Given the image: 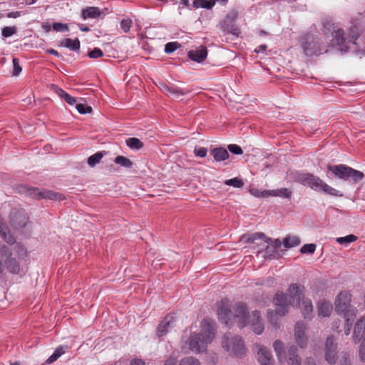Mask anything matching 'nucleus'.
<instances>
[{
  "instance_id": "6ab92c4d",
  "label": "nucleus",
  "mask_w": 365,
  "mask_h": 365,
  "mask_svg": "<svg viewBox=\"0 0 365 365\" xmlns=\"http://www.w3.org/2000/svg\"><path fill=\"white\" fill-rule=\"evenodd\" d=\"M175 325V318L171 314H168L160 322L157 328V335L162 337Z\"/></svg>"
},
{
  "instance_id": "09e8293b",
  "label": "nucleus",
  "mask_w": 365,
  "mask_h": 365,
  "mask_svg": "<svg viewBox=\"0 0 365 365\" xmlns=\"http://www.w3.org/2000/svg\"><path fill=\"white\" fill-rule=\"evenodd\" d=\"M16 31V29L14 26H5L1 30V35L5 38H8L14 35Z\"/></svg>"
},
{
  "instance_id": "603ef678",
  "label": "nucleus",
  "mask_w": 365,
  "mask_h": 365,
  "mask_svg": "<svg viewBox=\"0 0 365 365\" xmlns=\"http://www.w3.org/2000/svg\"><path fill=\"white\" fill-rule=\"evenodd\" d=\"M207 149L204 147L195 148L194 150V154L197 157L205 158L207 155Z\"/></svg>"
},
{
  "instance_id": "c9c22d12",
  "label": "nucleus",
  "mask_w": 365,
  "mask_h": 365,
  "mask_svg": "<svg viewBox=\"0 0 365 365\" xmlns=\"http://www.w3.org/2000/svg\"><path fill=\"white\" fill-rule=\"evenodd\" d=\"M114 162L117 165L125 168H131L133 167V162L130 159L122 155L117 156L115 158Z\"/></svg>"
},
{
  "instance_id": "a878e982",
  "label": "nucleus",
  "mask_w": 365,
  "mask_h": 365,
  "mask_svg": "<svg viewBox=\"0 0 365 365\" xmlns=\"http://www.w3.org/2000/svg\"><path fill=\"white\" fill-rule=\"evenodd\" d=\"M53 91L61 98L64 99V101L70 106H73L76 103V100L74 97L69 95L61 88L56 85H52Z\"/></svg>"
},
{
  "instance_id": "9d476101",
  "label": "nucleus",
  "mask_w": 365,
  "mask_h": 365,
  "mask_svg": "<svg viewBox=\"0 0 365 365\" xmlns=\"http://www.w3.org/2000/svg\"><path fill=\"white\" fill-rule=\"evenodd\" d=\"M22 189L26 195L36 199H49L53 201H61L65 199L61 193L52 190L27 186H23Z\"/></svg>"
},
{
  "instance_id": "1a4fd4ad",
  "label": "nucleus",
  "mask_w": 365,
  "mask_h": 365,
  "mask_svg": "<svg viewBox=\"0 0 365 365\" xmlns=\"http://www.w3.org/2000/svg\"><path fill=\"white\" fill-rule=\"evenodd\" d=\"M222 348L237 357H242L245 354V346L239 336H232L230 333L225 334L222 340Z\"/></svg>"
},
{
  "instance_id": "a18cd8bd",
  "label": "nucleus",
  "mask_w": 365,
  "mask_h": 365,
  "mask_svg": "<svg viewBox=\"0 0 365 365\" xmlns=\"http://www.w3.org/2000/svg\"><path fill=\"white\" fill-rule=\"evenodd\" d=\"M292 191L288 188H280L275 190V197L279 196L284 198H290Z\"/></svg>"
},
{
  "instance_id": "3c124183",
  "label": "nucleus",
  "mask_w": 365,
  "mask_h": 365,
  "mask_svg": "<svg viewBox=\"0 0 365 365\" xmlns=\"http://www.w3.org/2000/svg\"><path fill=\"white\" fill-rule=\"evenodd\" d=\"M228 150L235 155H242L243 153V150L240 146L236 144H230L227 146Z\"/></svg>"
},
{
  "instance_id": "72a5a7b5",
  "label": "nucleus",
  "mask_w": 365,
  "mask_h": 365,
  "mask_svg": "<svg viewBox=\"0 0 365 365\" xmlns=\"http://www.w3.org/2000/svg\"><path fill=\"white\" fill-rule=\"evenodd\" d=\"M356 312H357V310L355 307H351L350 308H348L346 310H345L344 312H342V314H343V317L345 319L346 322H354V319L356 316ZM349 325H351V323L349 324Z\"/></svg>"
},
{
  "instance_id": "9b49d317",
  "label": "nucleus",
  "mask_w": 365,
  "mask_h": 365,
  "mask_svg": "<svg viewBox=\"0 0 365 365\" xmlns=\"http://www.w3.org/2000/svg\"><path fill=\"white\" fill-rule=\"evenodd\" d=\"M233 320L237 319L238 327L242 328L250 322L252 314L250 315L247 312V307L243 302L235 304L232 310Z\"/></svg>"
},
{
  "instance_id": "774afa93",
  "label": "nucleus",
  "mask_w": 365,
  "mask_h": 365,
  "mask_svg": "<svg viewBox=\"0 0 365 365\" xmlns=\"http://www.w3.org/2000/svg\"><path fill=\"white\" fill-rule=\"evenodd\" d=\"M282 243H283V242H282L279 239H275V249L279 248L282 245Z\"/></svg>"
},
{
  "instance_id": "4468645a",
  "label": "nucleus",
  "mask_w": 365,
  "mask_h": 365,
  "mask_svg": "<svg viewBox=\"0 0 365 365\" xmlns=\"http://www.w3.org/2000/svg\"><path fill=\"white\" fill-rule=\"evenodd\" d=\"M220 28L225 34L238 36L240 30L235 25V14H227L220 23Z\"/></svg>"
},
{
  "instance_id": "f8f14e48",
  "label": "nucleus",
  "mask_w": 365,
  "mask_h": 365,
  "mask_svg": "<svg viewBox=\"0 0 365 365\" xmlns=\"http://www.w3.org/2000/svg\"><path fill=\"white\" fill-rule=\"evenodd\" d=\"M29 222V216L24 210L14 209L10 213V225L16 230L23 229Z\"/></svg>"
},
{
  "instance_id": "c85d7f7f",
  "label": "nucleus",
  "mask_w": 365,
  "mask_h": 365,
  "mask_svg": "<svg viewBox=\"0 0 365 365\" xmlns=\"http://www.w3.org/2000/svg\"><path fill=\"white\" fill-rule=\"evenodd\" d=\"M301 240L299 237L289 235L283 240V245L285 248L289 249L299 245Z\"/></svg>"
},
{
  "instance_id": "393cba45",
  "label": "nucleus",
  "mask_w": 365,
  "mask_h": 365,
  "mask_svg": "<svg viewBox=\"0 0 365 365\" xmlns=\"http://www.w3.org/2000/svg\"><path fill=\"white\" fill-rule=\"evenodd\" d=\"M210 154L216 162L225 161L230 157L228 151L222 147L213 148L211 150Z\"/></svg>"
},
{
  "instance_id": "5701e85b",
  "label": "nucleus",
  "mask_w": 365,
  "mask_h": 365,
  "mask_svg": "<svg viewBox=\"0 0 365 365\" xmlns=\"http://www.w3.org/2000/svg\"><path fill=\"white\" fill-rule=\"evenodd\" d=\"M248 324L252 326V331L255 334H261L263 332L264 324L259 311L255 310L252 312V317L250 319Z\"/></svg>"
},
{
  "instance_id": "6e6d98bb",
  "label": "nucleus",
  "mask_w": 365,
  "mask_h": 365,
  "mask_svg": "<svg viewBox=\"0 0 365 365\" xmlns=\"http://www.w3.org/2000/svg\"><path fill=\"white\" fill-rule=\"evenodd\" d=\"M317 245L314 243H309L303 245L299 251H315Z\"/></svg>"
},
{
  "instance_id": "7c9ffc66",
  "label": "nucleus",
  "mask_w": 365,
  "mask_h": 365,
  "mask_svg": "<svg viewBox=\"0 0 365 365\" xmlns=\"http://www.w3.org/2000/svg\"><path fill=\"white\" fill-rule=\"evenodd\" d=\"M7 269L14 274H18L20 269L19 264L15 258L8 257L5 261Z\"/></svg>"
},
{
  "instance_id": "cd10ccee",
  "label": "nucleus",
  "mask_w": 365,
  "mask_h": 365,
  "mask_svg": "<svg viewBox=\"0 0 365 365\" xmlns=\"http://www.w3.org/2000/svg\"><path fill=\"white\" fill-rule=\"evenodd\" d=\"M61 46L66 47L73 51H78L81 47V43L78 38H66L63 41L61 42Z\"/></svg>"
},
{
  "instance_id": "de8ad7c7",
  "label": "nucleus",
  "mask_w": 365,
  "mask_h": 365,
  "mask_svg": "<svg viewBox=\"0 0 365 365\" xmlns=\"http://www.w3.org/2000/svg\"><path fill=\"white\" fill-rule=\"evenodd\" d=\"M76 108L80 114L91 113L92 108L83 103H77Z\"/></svg>"
},
{
  "instance_id": "aec40b11",
  "label": "nucleus",
  "mask_w": 365,
  "mask_h": 365,
  "mask_svg": "<svg viewBox=\"0 0 365 365\" xmlns=\"http://www.w3.org/2000/svg\"><path fill=\"white\" fill-rule=\"evenodd\" d=\"M106 14L97 6H88L81 10V17L86 20L88 19H103Z\"/></svg>"
},
{
  "instance_id": "37998d69",
  "label": "nucleus",
  "mask_w": 365,
  "mask_h": 365,
  "mask_svg": "<svg viewBox=\"0 0 365 365\" xmlns=\"http://www.w3.org/2000/svg\"><path fill=\"white\" fill-rule=\"evenodd\" d=\"M12 64H13L12 76H17L20 74V73L22 71V68L19 63V59L17 58H14L12 60Z\"/></svg>"
},
{
  "instance_id": "bb28decb",
  "label": "nucleus",
  "mask_w": 365,
  "mask_h": 365,
  "mask_svg": "<svg viewBox=\"0 0 365 365\" xmlns=\"http://www.w3.org/2000/svg\"><path fill=\"white\" fill-rule=\"evenodd\" d=\"M332 309L333 306L331 303L327 301H322L318 305V314L323 317H329Z\"/></svg>"
},
{
  "instance_id": "e2e57ef3",
  "label": "nucleus",
  "mask_w": 365,
  "mask_h": 365,
  "mask_svg": "<svg viewBox=\"0 0 365 365\" xmlns=\"http://www.w3.org/2000/svg\"><path fill=\"white\" fill-rule=\"evenodd\" d=\"M46 53H48V54L53 55V56H55L56 57H59L60 56V53L56 50H55L53 48L47 49L46 51Z\"/></svg>"
},
{
  "instance_id": "58836bf2",
  "label": "nucleus",
  "mask_w": 365,
  "mask_h": 365,
  "mask_svg": "<svg viewBox=\"0 0 365 365\" xmlns=\"http://www.w3.org/2000/svg\"><path fill=\"white\" fill-rule=\"evenodd\" d=\"M103 154L101 152H97L95 154L91 155L88 158V164L91 167H94L96 165L100 163L103 158Z\"/></svg>"
},
{
  "instance_id": "bf43d9fd",
  "label": "nucleus",
  "mask_w": 365,
  "mask_h": 365,
  "mask_svg": "<svg viewBox=\"0 0 365 365\" xmlns=\"http://www.w3.org/2000/svg\"><path fill=\"white\" fill-rule=\"evenodd\" d=\"M177 364V359L175 357H170L165 361L164 365H176Z\"/></svg>"
},
{
  "instance_id": "ddd939ff",
  "label": "nucleus",
  "mask_w": 365,
  "mask_h": 365,
  "mask_svg": "<svg viewBox=\"0 0 365 365\" xmlns=\"http://www.w3.org/2000/svg\"><path fill=\"white\" fill-rule=\"evenodd\" d=\"M337 344L333 336H328L325 341V359L330 365H334L337 359Z\"/></svg>"
},
{
  "instance_id": "f03ea898",
  "label": "nucleus",
  "mask_w": 365,
  "mask_h": 365,
  "mask_svg": "<svg viewBox=\"0 0 365 365\" xmlns=\"http://www.w3.org/2000/svg\"><path fill=\"white\" fill-rule=\"evenodd\" d=\"M215 328L209 319H204L201 324V332L192 334L190 339V349L195 352L204 351L206 346L215 338Z\"/></svg>"
},
{
  "instance_id": "0e129e2a",
  "label": "nucleus",
  "mask_w": 365,
  "mask_h": 365,
  "mask_svg": "<svg viewBox=\"0 0 365 365\" xmlns=\"http://www.w3.org/2000/svg\"><path fill=\"white\" fill-rule=\"evenodd\" d=\"M304 365H317L315 360L312 357H307L305 360Z\"/></svg>"
},
{
  "instance_id": "680f3d73",
  "label": "nucleus",
  "mask_w": 365,
  "mask_h": 365,
  "mask_svg": "<svg viewBox=\"0 0 365 365\" xmlns=\"http://www.w3.org/2000/svg\"><path fill=\"white\" fill-rule=\"evenodd\" d=\"M130 365H145V364L143 360L138 359H135L130 361Z\"/></svg>"
},
{
  "instance_id": "c756f323",
  "label": "nucleus",
  "mask_w": 365,
  "mask_h": 365,
  "mask_svg": "<svg viewBox=\"0 0 365 365\" xmlns=\"http://www.w3.org/2000/svg\"><path fill=\"white\" fill-rule=\"evenodd\" d=\"M359 36L358 29L356 26H351L349 30V33L348 34V38H345L346 39V45L349 47L348 51L349 50V46L347 43L352 44L355 46L356 44V41L358 39Z\"/></svg>"
},
{
  "instance_id": "f257e3e1",
  "label": "nucleus",
  "mask_w": 365,
  "mask_h": 365,
  "mask_svg": "<svg viewBox=\"0 0 365 365\" xmlns=\"http://www.w3.org/2000/svg\"><path fill=\"white\" fill-rule=\"evenodd\" d=\"M304 287L299 284H291L289 287V296L284 293L275 294V315L284 316L289 311V307L293 300L297 299L299 307L302 315L305 319H311L313 312L312 300L304 298L303 292Z\"/></svg>"
},
{
  "instance_id": "13d9d810",
  "label": "nucleus",
  "mask_w": 365,
  "mask_h": 365,
  "mask_svg": "<svg viewBox=\"0 0 365 365\" xmlns=\"http://www.w3.org/2000/svg\"><path fill=\"white\" fill-rule=\"evenodd\" d=\"M267 48V46L265 44L259 45V46L255 48V52L257 53H265Z\"/></svg>"
},
{
  "instance_id": "6e6552de",
  "label": "nucleus",
  "mask_w": 365,
  "mask_h": 365,
  "mask_svg": "<svg viewBox=\"0 0 365 365\" xmlns=\"http://www.w3.org/2000/svg\"><path fill=\"white\" fill-rule=\"evenodd\" d=\"M327 169L336 178L343 180H348L351 179L355 183L359 182L364 177L362 172L355 170L344 164L328 165Z\"/></svg>"
},
{
  "instance_id": "dca6fc26",
  "label": "nucleus",
  "mask_w": 365,
  "mask_h": 365,
  "mask_svg": "<svg viewBox=\"0 0 365 365\" xmlns=\"http://www.w3.org/2000/svg\"><path fill=\"white\" fill-rule=\"evenodd\" d=\"M160 88L162 91L168 95L173 96L174 98H180L191 91L187 88H180L175 84L168 85L164 83L160 84Z\"/></svg>"
},
{
  "instance_id": "f3484780",
  "label": "nucleus",
  "mask_w": 365,
  "mask_h": 365,
  "mask_svg": "<svg viewBox=\"0 0 365 365\" xmlns=\"http://www.w3.org/2000/svg\"><path fill=\"white\" fill-rule=\"evenodd\" d=\"M255 349L257 354V360L260 365H272V356L269 349L264 345L256 344Z\"/></svg>"
},
{
  "instance_id": "412c9836",
  "label": "nucleus",
  "mask_w": 365,
  "mask_h": 365,
  "mask_svg": "<svg viewBox=\"0 0 365 365\" xmlns=\"http://www.w3.org/2000/svg\"><path fill=\"white\" fill-rule=\"evenodd\" d=\"M218 318L220 322L227 326L231 325L233 321L232 311L227 305L222 304L217 310Z\"/></svg>"
},
{
  "instance_id": "0eeeda50",
  "label": "nucleus",
  "mask_w": 365,
  "mask_h": 365,
  "mask_svg": "<svg viewBox=\"0 0 365 365\" xmlns=\"http://www.w3.org/2000/svg\"><path fill=\"white\" fill-rule=\"evenodd\" d=\"M323 32L324 35L333 36V45L341 53L348 52L349 47L346 45L344 32L342 29H336L331 20H326L323 22Z\"/></svg>"
},
{
  "instance_id": "4be33fe9",
  "label": "nucleus",
  "mask_w": 365,
  "mask_h": 365,
  "mask_svg": "<svg viewBox=\"0 0 365 365\" xmlns=\"http://www.w3.org/2000/svg\"><path fill=\"white\" fill-rule=\"evenodd\" d=\"M187 56L190 60L197 63L203 62L207 56V50L205 46H200L194 50H190Z\"/></svg>"
},
{
  "instance_id": "a211bd4d",
  "label": "nucleus",
  "mask_w": 365,
  "mask_h": 365,
  "mask_svg": "<svg viewBox=\"0 0 365 365\" xmlns=\"http://www.w3.org/2000/svg\"><path fill=\"white\" fill-rule=\"evenodd\" d=\"M307 324L302 322H297L294 327V336L296 342L301 348H305L307 346V338L305 336Z\"/></svg>"
},
{
  "instance_id": "8fccbe9b",
  "label": "nucleus",
  "mask_w": 365,
  "mask_h": 365,
  "mask_svg": "<svg viewBox=\"0 0 365 365\" xmlns=\"http://www.w3.org/2000/svg\"><path fill=\"white\" fill-rule=\"evenodd\" d=\"M88 56L91 58H98L103 56V52L99 48H94L92 51L88 52Z\"/></svg>"
},
{
  "instance_id": "052dcab7",
  "label": "nucleus",
  "mask_w": 365,
  "mask_h": 365,
  "mask_svg": "<svg viewBox=\"0 0 365 365\" xmlns=\"http://www.w3.org/2000/svg\"><path fill=\"white\" fill-rule=\"evenodd\" d=\"M353 322H351V325H349V324H350V322H346V324H345V331H344L346 335H349V334L351 329V327L353 325Z\"/></svg>"
},
{
  "instance_id": "2eb2a0df",
  "label": "nucleus",
  "mask_w": 365,
  "mask_h": 365,
  "mask_svg": "<svg viewBox=\"0 0 365 365\" xmlns=\"http://www.w3.org/2000/svg\"><path fill=\"white\" fill-rule=\"evenodd\" d=\"M351 295L346 291L341 292L336 298L334 304H335V312L341 314L342 312H344L348 308L351 307L352 306L350 304Z\"/></svg>"
},
{
  "instance_id": "864d4df0",
  "label": "nucleus",
  "mask_w": 365,
  "mask_h": 365,
  "mask_svg": "<svg viewBox=\"0 0 365 365\" xmlns=\"http://www.w3.org/2000/svg\"><path fill=\"white\" fill-rule=\"evenodd\" d=\"M184 8L192 9V5L190 4V0H181L178 5V11L181 14V10Z\"/></svg>"
},
{
  "instance_id": "49530a36",
  "label": "nucleus",
  "mask_w": 365,
  "mask_h": 365,
  "mask_svg": "<svg viewBox=\"0 0 365 365\" xmlns=\"http://www.w3.org/2000/svg\"><path fill=\"white\" fill-rule=\"evenodd\" d=\"M133 24V21L130 19H122L120 24V29L125 32L128 33Z\"/></svg>"
},
{
  "instance_id": "b1692460",
  "label": "nucleus",
  "mask_w": 365,
  "mask_h": 365,
  "mask_svg": "<svg viewBox=\"0 0 365 365\" xmlns=\"http://www.w3.org/2000/svg\"><path fill=\"white\" fill-rule=\"evenodd\" d=\"M365 331V317H361L356 323L354 329V334H353V339L355 342V344H357L360 341L363 334Z\"/></svg>"
},
{
  "instance_id": "79ce46f5",
  "label": "nucleus",
  "mask_w": 365,
  "mask_h": 365,
  "mask_svg": "<svg viewBox=\"0 0 365 365\" xmlns=\"http://www.w3.org/2000/svg\"><path fill=\"white\" fill-rule=\"evenodd\" d=\"M52 28L54 31L57 32H68L69 31V28L68 24L61 23V22H56L53 23L52 25Z\"/></svg>"
},
{
  "instance_id": "e433bc0d",
  "label": "nucleus",
  "mask_w": 365,
  "mask_h": 365,
  "mask_svg": "<svg viewBox=\"0 0 365 365\" xmlns=\"http://www.w3.org/2000/svg\"><path fill=\"white\" fill-rule=\"evenodd\" d=\"M250 192L252 195L257 197H267L274 196V190H259L258 189H250Z\"/></svg>"
},
{
  "instance_id": "ea45409f",
  "label": "nucleus",
  "mask_w": 365,
  "mask_h": 365,
  "mask_svg": "<svg viewBox=\"0 0 365 365\" xmlns=\"http://www.w3.org/2000/svg\"><path fill=\"white\" fill-rule=\"evenodd\" d=\"M225 184L228 186H232L234 187L240 188L243 187V181L238 178H233L231 179L226 180Z\"/></svg>"
},
{
  "instance_id": "69168bd1",
  "label": "nucleus",
  "mask_w": 365,
  "mask_h": 365,
  "mask_svg": "<svg viewBox=\"0 0 365 365\" xmlns=\"http://www.w3.org/2000/svg\"><path fill=\"white\" fill-rule=\"evenodd\" d=\"M78 29L83 32H88L90 31V28L86 25L80 24L78 25Z\"/></svg>"
},
{
  "instance_id": "423d86ee",
  "label": "nucleus",
  "mask_w": 365,
  "mask_h": 365,
  "mask_svg": "<svg viewBox=\"0 0 365 365\" xmlns=\"http://www.w3.org/2000/svg\"><path fill=\"white\" fill-rule=\"evenodd\" d=\"M297 351V348L294 345L289 346L286 351L282 342L279 340H275V353L281 364L301 365L302 360Z\"/></svg>"
},
{
  "instance_id": "473e14b6",
  "label": "nucleus",
  "mask_w": 365,
  "mask_h": 365,
  "mask_svg": "<svg viewBox=\"0 0 365 365\" xmlns=\"http://www.w3.org/2000/svg\"><path fill=\"white\" fill-rule=\"evenodd\" d=\"M68 349V347L66 345L58 346L55 349L53 354L47 359V363L51 364L56 361L61 355H63L66 352V350H67Z\"/></svg>"
},
{
  "instance_id": "4c0bfd02",
  "label": "nucleus",
  "mask_w": 365,
  "mask_h": 365,
  "mask_svg": "<svg viewBox=\"0 0 365 365\" xmlns=\"http://www.w3.org/2000/svg\"><path fill=\"white\" fill-rule=\"evenodd\" d=\"M357 240V237L354 235H348L345 237H337L336 241L340 244L346 246L348 244L355 242Z\"/></svg>"
},
{
  "instance_id": "338daca9",
  "label": "nucleus",
  "mask_w": 365,
  "mask_h": 365,
  "mask_svg": "<svg viewBox=\"0 0 365 365\" xmlns=\"http://www.w3.org/2000/svg\"><path fill=\"white\" fill-rule=\"evenodd\" d=\"M214 1V6L217 2L220 3L222 6H225L229 0H212Z\"/></svg>"
},
{
  "instance_id": "2f4dec72",
  "label": "nucleus",
  "mask_w": 365,
  "mask_h": 365,
  "mask_svg": "<svg viewBox=\"0 0 365 365\" xmlns=\"http://www.w3.org/2000/svg\"><path fill=\"white\" fill-rule=\"evenodd\" d=\"M214 6V1L212 0H194L192 7L194 9H212Z\"/></svg>"
},
{
  "instance_id": "4d7b16f0",
  "label": "nucleus",
  "mask_w": 365,
  "mask_h": 365,
  "mask_svg": "<svg viewBox=\"0 0 365 365\" xmlns=\"http://www.w3.org/2000/svg\"><path fill=\"white\" fill-rule=\"evenodd\" d=\"M21 14H22V12L19 11H11L6 14V17L16 19V18L21 16Z\"/></svg>"
},
{
  "instance_id": "20e7f679",
  "label": "nucleus",
  "mask_w": 365,
  "mask_h": 365,
  "mask_svg": "<svg viewBox=\"0 0 365 365\" xmlns=\"http://www.w3.org/2000/svg\"><path fill=\"white\" fill-rule=\"evenodd\" d=\"M300 46L304 53L309 57L319 56L328 51L322 39L311 34H306L301 37Z\"/></svg>"
},
{
  "instance_id": "39448f33",
  "label": "nucleus",
  "mask_w": 365,
  "mask_h": 365,
  "mask_svg": "<svg viewBox=\"0 0 365 365\" xmlns=\"http://www.w3.org/2000/svg\"><path fill=\"white\" fill-rule=\"evenodd\" d=\"M272 239L263 232L245 233L240 236V242L245 244V247L257 251H267Z\"/></svg>"
},
{
  "instance_id": "c03bdc74",
  "label": "nucleus",
  "mask_w": 365,
  "mask_h": 365,
  "mask_svg": "<svg viewBox=\"0 0 365 365\" xmlns=\"http://www.w3.org/2000/svg\"><path fill=\"white\" fill-rule=\"evenodd\" d=\"M180 46V43L178 42H169L165 46V52L166 53H171L175 51Z\"/></svg>"
},
{
  "instance_id": "5fc2aeb1",
  "label": "nucleus",
  "mask_w": 365,
  "mask_h": 365,
  "mask_svg": "<svg viewBox=\"0 0 365 365\" xmlns=\"http://www.w3.org/2000/svg\"><path fill=\"white\" fill-rule=\"evenodd\" d=\"M339 365H351L349 354L344 353L339 359Z\"/></svg>"
},
{
  "instance_id": "f704fd0d",
  "label": "nucleus",
  "mask_w": 365,
  "mask_h": 365,
  "mask_svg": "<svg viewBox=\"0 0 365 365\" xmlns=\"http://www.w3.org/2000/svg\"><path fill=\"white\" fill-rule=\"evenodd\" d=\"M125 143L126 145L132 150H139L143 146V143L137 138H130Z\"/></svg>"
},
{
  "instance_id": "a19ab883",
  "label": "nucleus",
  "mask_w": 365,
  "mask_h": 365,
  "mask_svg": "<svg viewBox=\"0 0 365 365\" xmlns=\"http://www.w3.org/2000/svg\"><path fill=\"white\" fill-rule=\"evenodd\" d=\"M179 365H201V364L195 357L186 356L181 359Z\"/></svg>"
},
{
  "instance_id": "7ed1b4c3",
  "label": "nucleus",
  "mask_w": 365,
  "mask_h": 365,
  "mask_svg": "<svg viewBox=\"0 0 365 365\" xmlns=\"http://www.w3.org/2000/svg\"><path fill=\"white\" fill-rule=\"evenodd\" d=\"M297 180L302 185L307 186L315 192H323L327 195L336 197L343 196L342 192L329 186L322 179L312 173L300 174L297 178Z\"/></svg>"
}]
</instances>
